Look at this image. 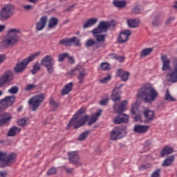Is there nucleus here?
<instances>
[{"label": "nucleus", "mask_w": 177, "mask_h": 177, "mask_svg": "<svg viewBox=\"0 0 177 177\" xmlns=\"http://www.w3.org/2000/svg\"><path fill=\"white\" fill-rule=\"evenodd\" d=\"M138 99H142L145 103L151 104L158 97V93L150 84H146L138 90Z\"/></svg>", "instance_id": "f257e3e1"}, {"label": "nucleus", "mask_w": 177, "mask_h": 177, "mask_svg": "<svg viewBox=\"0 0 177 177\" xmlns=\"http://www.w3.org/2000/svg\"><path fill=\"white\" fill-rule=\"evenodd\" d=\"M161 60L162 62V71H168L166 75V80L168 82H172L173 84L177 82V59L173 64V69H171V61L167 55H162Z\"/></svg>", "instance_id": "f03ea898"}, {"label": "nucleus", "mask_w": 177, "mask_h": 177, "mask_svg": "<svg viewBox=\"0 0 177 177\" xmlns=\"http://www.w3.org/2000/svg\"><path fill=\"white\" fill-rule=\"evenodd\" d=\"M20 30L12 28L8 30L4 39L1 42L2 48L15 46L20 41Z\"/></svg>", "instance_id": "7ed1b4c3"}, {"label": "nucleus", "mask_w": 177, "mask_h": 177, "mask_svg": "<svg viewBox=\"0 0 177 177\" xmlns=\"http://www.w3.org/2000/svg\"><path fill=\"white\" fill-rule=\"evenodd\" d=\"M40 55L41 52L38 51L30 55L29 57L24 59L21 62H17L13 68L15 73H16V74H21V73H24L26 68H27V66H28L31 62H34V60H35V59H37V57Z\"/></svg>", "instance_id": "20e7f679"}, {"label": "nucleus", "mask_w": 177, "mask_h": 177, "mask_svg": "<svg viewBox=\"0 0 177 177\" xmlns=\"http://www.w3.org/2000/svg\"><path fill=\"white\" fill-rule=\"evenodd\" d=\"M88 120H89V115H88L73 116L68 124V128L74 127V129H78L80 127H84Z\"/></svg>", "instance_id": "39448f33"}, {"label": "nucleus", "mask_w": 177, "mask_h": 177, "mask_svg": "<svg viewBox=\"0 0 177 177\" xmlns=\"http://www.w3.org/2000/svg\"><path fill=\"white\" fill-rule=\"evenodd\" d=\"M15 15V6L7 4L0 11V17L1 20H8Z\"/></svg>", "instance_id": "423d86ee"}, {"label": "nucleus", "mask_w": 177, "mask_h": 177, "mask_svg": "<svg viewBox=\"0 0 177 177\" xmlns=\"http://www.w3.org/2000/svg\"><path fill=\"white\" fill-rule=\"evenodd\" d=\"M44 99L45 95L41 93L38 95H35L29 100V106L32 107V111H37V110H38V107L41 106V103L44 102Z\"/></svg>", "instance_id": "0eeeda50"}, {"label": "nucleus", "mask_w": 177, "mask_h": 177, "mask_svg": "<svg viewBox=\"0 0 177 177\" xmlns=\"http://www.w3.org/2000/svg\"><path fill=\"white\" fill-rule=\"evenodd\" d=\"M54 63L55 60L52 56L46 55L41 59V65L47 68V71L49 74H52L53 71H55V68H53Z\"/></svg>", "instance_id": "6e6552de"}, {"label": "nucleus", "mask_w": 177, "mask_h": 177, "mask_svg": "<svg viewBox=\"0 0 177 177\" xmlns=\"http://www.w3.org/2000/svg\"><path fill=\"white\" fill-rule=\"evenodd\" d=\"M111 27V23L106 21H102L98 26L92 30L93 35H97V34H102V32H107V30Z\"/></svg>", "instance_id": "1a4fd4ad"}, {"label": "nucleus", "mask_w": 177, "mask_h": 177, "mask_svg": "<svg viewBox=\"0 0 177 177\" xmlns=\"http://www.w3.org/2000/svg\"><path fill=\"white\" fill-rule=\"evenodd\" d=\"M127 127H124L123 129L121 127H115L111 131L110 134V137L111 140H117L118 139H121V138H124V135H127Z\"/></svg>", "instance_id": "9d476101"}, {"label": "nucleus", "mask_w": 177, "mask_h": 177, "mask_svg": "<svg viewBox=\"0 0 177 177\" xmlns=\"http://www.w3.org/2000/svg\"><path fill=\"white\" fill-rule=\"evenodd\" d=\"M59 45H64V46H81V41L77 37H73L71 39L64 38L59 40Z\"/></svg>", "instance_id": "9b49d317"}, {"label": "nucleus", "mask_w": 177, "mask_h": 177, "mask_svg": "<svg viewBox=\"0 0 177 177\" xmlns=\"http://www.w3.org/2000/svg\"><path fill=\"white\" fill-rule=\"evenodd\" d=\"M15 78V73L11 70L6 71L4 74L0 78V85H6L9 84L11 81H13Z\"/></svg>", "instance_id": "f8f14e48"}, {"label": "nucleus", "mask_w": 177, "mask_h": 177, "mask_svg": "<svg viewBox=\"0 0 177 177\" xmlns=\"http://www.w3.org/2000/svg\"><path fill=\"white\" fill-rule=\"evenodd\" d=\"M68 156V160L73 164V165H75V167H81V165H82V162H81L78 152L70 151Z\"/></svg>", "instance_id": "ddd939ff"}, {"label": "nucleus", "mask_w": 177, "mask_h": 177, "mask_svg": "<svg viewBox=\"0 0 177 177\" xmlns=\"http://www.w3.org/2000/svg\"><path fill=\"white\" fill-rule=\"evenodd\" d=\"M16 158H17L16 153H11L8 155L6 153L4 162H1L0 164V167H1V168H5V167H9L10 164H13V162H16Z\"/></svg>", "instance_id": "4468645a"}, {"label": "nucleus", "mask_w": 177, "mask_h": 177, "mask_svg": "<svg viewBox=\"0 0 177 177\" xmlns=\"http://www.w3.org/2000/svg\"><path fill=\"white\" fill-rule=\"evenodd\" d=\"M113 122L118 124H127L129 122V116L124 113H119L118 115L114 118Z\"/></svg>", "instance_id": "2eb2a0df"}, {"label": "nucleus", "mask_w": 177, "mask_h": 177, "mask_svg": "<svg viewBox=\"0 0 177 177\" xmlns=\"http://www.w3.org/2000/svg\"><path fill=\"white\" fill-rule=\"evenodd\" d=\"M122 86V84L117 85L112 91L111 99L113 102H118L121 100V91H120V89H121Z\"/></svg>", "instance_id": "dca6fc26"}, {"label": "nucleus", "mask_w": 177, "mask_h": 177, "mask_svg": "<svg viewBox=\"0 0 177 177\" xmlns=\"http://www.w3.org/2000/svg\"><path fill=\"white\" fill-rule=\"evenodd\" d=\"M15 102H16V96L11 95L5 97L0 101V103H1V104H3L5 107H10L13 106Z\"/></svg>", "instance_id": "f3484780"}, {"label": "nucleus", "mask_w": 177, "mask_h": 177, "mask_svg": "<svg viewBox=\"0 0 177 177\" xmlns=\"http://www.w3.org/2000/svg\"><path fill=\"white\" fill-rule=\"evenodd\" d=\"M77 73H79L77 75L79 84H84V80H85V76L87 75L86 72L85 71V70L80 71L78 67L71 71L72 74H77Z\"/></svg>", "instance_id": "a211bd4d"}, {"label": "nucleus", "mask_w": 177, "mask_h": 177, "mask_svg": "<svg viewBox=\"0 0 177 177\" xmlns=\"http://www.w3.org/2000/svg\"><path fill=\"white\" fill-rule=\"evenodd\" d=\"M132 35V32L129 30H126L120 33L119 37L118 38V41L120 44H124L128 41L129 37Z\"/></svg>", "instance_id": "6ab92c4d"}, {"label": "nucleus", "mask_w": 177, "mask_h": 177, "mask_svg": "<svg viewBox=\"0 0 177 177\" xmlns=\"http://www.w3.org/2000/svg\"><path fill=\"white\" fill-rule=\"evenodd\" d=\"M48 23V16H43L40 18L39 21L36 23L37 31H42L46 26Z\"/></svg>", "instance_id": "aec40b11"}, {"label": "nucleus", "mask_w": 177, "mask_h": 177, "mask_svg": "<svg viewBox=\"0 0 177 177\" xmlns=\"http://www.w3.org/2000/svg\"><path fill=\"white\" fill-rule=\"evenodd\" d=\"M10 120H12V115L10 113H3L0 119V127H3V125H6V124H9Z\"/></svg>", "instance_id": "412c9836"}, {"label": "nucleus", "mask_w": 177, "mask_h": 177, "mask_svg": "<svg viewBox=\"0 0 177 177\" xmlns=\"http://www.w3.org/2000/svg\"><path fill=\"white\" fill-rule=\"evenodd\" d=\"M143 114L145 118L146 119V122H150V121H153L155 118L154 111L149 110V109H145L143 111Z\"/></svg>", "instance_id": "4be33fe9"}, {"label": "nucleus", "mask_w": 177, "mask_h": 177, "mask_svg": "<svg viewBox=\"0 0 177 177\" xmlns=\"http://www.w3.org/2000/svg\"><path fill=\"white\" fill-rule=\"evenodd\" d=\"M127 104H128V101L125 100L121 102L120 105L118 107L117 106V104H115L113 106V109L115 111L118 113V114H122V113L125 111V106H127Z\"/></svg>", "instance_id": "5701e85b"}, {"label": "nucleus", "mask_w": 177, "mask_h": 177, "mask_svg": "<svg viewBox=\"0 0 177 177\" xmlns=\"http://www.w3.org/2000/svg\"><path fill=\"white\" fill-rule=\"evenodd\" d=\"M149 126H142L140 124H136L134 126L133 131L136 133H145L149 131Z\"/></svg>", "instance_id": "b1692460"}, {"label": "nucleus", "mask_w": 177, "mask_h": 177, "mask_svg": "<svg viewBox=\"0 0 177 177\" xmlns=\"http://www.w3.org/2000/svg\"><path fill=\"white\" fill-rule=\"evenodd\" d=\"M57 24H59V19L56 17H51L48 21V28L50 30L56 28Z\"/></svg>", "instance_id": "393cba45"}, {"label": "nucleus", "mask_w": 177, "mask_h": 177, "mask_svg": "<svg viewBox=\"0 0 177 177\" xmlns=\"http://www.w3.org/2000/svg\"><path fill=\"white\" fill-rule=\"evenodd\" d=\"M172 153H174V148L167 145L162 149L160 156L165 157V156H168V154H171Z\"/></svg>", "instance_id": "a878e982"}, {"label": "nucleus", "mask_w": 177, "mask_h": 177, "mask_svg": "<svg viewBox=\"0 0 177 177\" xmlns=\"http://www.w3.org/2000/svg\"><path fill=\"white\" fill-rule=\"evenodd\" d=\"M73 82H70L64 86L63 89L62 90V95L64 96V95H68L73 91Z\"/></svg>", "instance_id": "bb28decb"}, {"label": "nucleus", "mask_w": 177, "mask_h": 177, "mask_svg": "<svg viewBox=\"0 0 177 177\" xmlns=\"http://www.w3.org/2000/svg\"><path fill=\"white\" fill-rule=\"evenodd\" d=\"M73 82H70L64 86L63 89L62 90V95L64 96V95H68L73 91Z\"/></svg>", "instance_id": "cd10ccee"}, {"label": "nucleus", "mask_w": 177, "mask_h": 177, "mask_svg": "<svg viewBox=\"0 0 177 177\" xmlns=\"http://www.w3.org/2000/svg\"><path fill=\"white\" fill-rule=\"evenodd\" d=\"M101 114H102V112L100 111L96 112L95 113L93 114L91 118L90 119L88 118V125L91 126L95 124V122L97 121L99 117H100Z\"/></svg>", "instance_id": "c85d7f7f"}, {"label": "nucleus", "mask_w": 177, "mask_h": 177, "mask_svg": "<svg viewBox=\"0 0 177 177\" xmlns=\"http://www.w3.org/2000/svg\"><path fill=\"white\" fill-rule=\"evenodd\" d=\"M118 77H121V80L123 81H128V79L129 78V72H124L122 69H118Z\"/></svg>", "instance_id": "c756f323"}, {"label": "nucleus", "mask_w": 177, "mask_h": 177, "mask_svg": "<svg viewBox=\"0 0 177 177\" xmlns=\"http://www.w3.org/2000/svg\"><path fill=\"white\" fill-rule=\"evenodd\" d=\"M20 131H21V129L20 127H17L16 126H14L11 127L8 133V136H16L17 133H20Z\"/></svg>", "instance_id": "7c9ffc66"}, {"label": "nucleus", "mask_w": 177, "mask_h": 177, "mask_svg": "<svg viewBox=\"0 0 177 177\" xmlns=\"http://www.w3.org/2000/svg\"><path fill=\"white\" fill-rule=\"evenodd\" d=\"M113 5L115 6V8H118V9H122V8H125V6H127V1L113 0Z\"/></svg>", "instance_id": "2f4dec72"}, {"label": "nucleus", "mask_w": 177, "mask_h": 177, "mask_svg": "<svg viewBox=\"0 0 177 177\" xmlns=\"http://www.w3.org/2000/svg\"><path fill=\"white\" fill-rule=\"evenodd\" d=\"M97 23V18H91L87 20L83 25V28H88V27H92V26H95V24Z\"/></svg>", "instance_id": "473e14b6"}, {"label": "nucleus", "mask_w": 177, "mask_h": 177, "mask_svg": "<svg viewBox=\"0 0 177 177\" xmlns=\"http://www.w3.org/2000/svg\"><path fill=\"white\" fill-rule=\"evenodd\" d=\"M174 161H175V156L172 155L163 161L162 166L169 167V165H172V162H174Z\"/></svg>", "instance_id": "72a5a7b5"}, {"label": "nucleus", "mask_w": 177, "mask_h": 177, "mask_svg": "<svg viewBox=\"0 0 177 177\" xmlns=\"http://www.w3.org/2000/svg\"><path fill=\"white\" fill-rule=\"evenodd\" d=\"M127 25L130 28H136L139 27V21L136 19H128Z\"/></svg>", "instance_id": "f704fd0d"}, {"label": "nucleus", "mask_w": 177, "mask_h": 177, "mask_svg": "<svg viewBox=\"0 0 177 177\" xmlns=\"http://www.w3.org/2000/svg\"><path fill=\"white\" fill-rule=\"evenodd\" d=\"M152 52V48H145L142 50L140 53V57H146V56H149V55H150V53H151Z\"/></svg>", "instance_id": "c9c22d12"}, {"label": "nucleus", "mask_w": 177, "mask_h": 177, "mask_svg": "<svg viewBox=\"0 0 177 177\" xmlns=\"http://www.w3.org/2000/svg\"><path fill=\"white\" fill-rule=\"evenodd\" d=\"M89 133H91V131L89 130L84 131L80 135L78 138V140H80V142H82V140H85V139H86V138H88V136H89Z\"/></svg>", "instance_id": "e433bc0d"}, {"label": "nucleus", "mask_w": 177, "mask_h": 177, "mask_svg": "<svg viewBox=\"0 0 177 177\" xmlns=\"http://www.w3.org/2000/svg\"><path fill=\"white\" fill-rule=\"evenodd\" d=\"M41 71V66H39V64L38 62H36L35 64L33 65L32 69L30 71V73L32 74L35 75L38 73V71Z\"/></svg>", "instance_id": "4c0bfd02"}, {"label": "nucleus", "mask_w": 177, "mask_h": 177, "mask_svg": "<svg viewBox=\"0 0 177 177\" xmlns=\"http://www.w3.org/2000/svg\"><path fill=\"white\" fill-rule=\"evenodd\" d=\"M140 104V102L139 101H136L131 107V113L133 114V115H135L136 114V110H138V106Z\"/></svg>", "instance_id": "58836bf2"}, {"label": "nucleus", "mask_w": 177, "mask_h": 177, "mask_svg": "<svg viewBox=\"0 0 177 177\" xmlns=\"http://www.w3.org/2000/svg\"><path fill=\"white\" fill-rule=\"evenodd\" d=\"M165 100H167L168 102H175V98L174 97L171 96V94H169V90L167 89L166 94L165 95Z\"/></svg>", "instance_id": "ea45409f"}, {"label": "nucleus", "mask_w": 177, "mask_h": 177, "mask_svg": "<svg viewBox=\"0 0 177 177\" xmlns=\"http://www.w3.org/2000/svg\"><path fill=\"white\" fill-rule=\"evenodd\" d=\"M95 39L97 42H104L106 41V35H95Z\"/></svg>", "instance_id": "a19ab883"}, {"label": "nucleus", "mask_w": 177, "mask_h": 177, "mask_svg": "<svg viewBox=\"0 0 177 177\" xmlns=\"http://www.w3.org/2000/svg\"><path fill=\"white\" fill-rule=\"evenodd\" d=\"M100 68L102 71H107L110 70V64L107 62H102L100 64Z\"/></svg>", "instance_id": "79ce46f5"}, {"label": "nucleus", "mask_w": 177, "mask_h": 177, "mask_svg": "<svg viewBox=\"0 0 177 177\" xmlns=\"http://www.w3.org/2000/svg\"><path fill=\"white\" fill-rule=\"evenodd\" d=\"M97 42L92 39H89L86 42V48H92V46L96 45Z\"/></svg>", "instance_id": "37998d69"}, {"label": "nucleus", "mask_w": 177, "mask_h": 177, "mask_svg": "<svg viewBox=\"0 0 177 177\" xmlns=\"http://www.w3.org/2000/svg\"><path fill=\"white\" fill-rule=\"evenodd\" d=\"M56 174H57V168L52 167L47 171L46 175L47 176H50V175H55Z\"/></svg>", "instance_id": "c03bdc74"}, {"label": "nucleus", "mask_w": 177, "mask_h": 177, "mask_svg": "<svg viewBox=\"0 0 177 177\" xmlns=\"http://www.w3.org/2000/svg\"><path fill=\"white\" fill-rule=\"evenodd\" d=\"M49 104L54 109H57V107H59V103H57L56 101H55V100L53 98L50 99Z\"/></svg>", "instance_id": "a18cd8bd"}, {"label": "nucleus", "mask_w": 177, "mask_h": 177, "mask_svg": "<svg viewBox=\"0 0 177 177\" xmlns=\"http://www.w3.org/2000/svg\"><path fill=\"white\" fill-rule=\"evenodd\" d=\"M153 26H157L161 24V19H160V15L155 17V19L152 22Z\"/></svg>", "instance_id": "49530a36"}, {"label": "nucleus", "mask_w": 177, "mask_h": 177, "mask_svg": "<svg viewBox=\"0 0 177 177\" xmlns=\"http://www.w3.org/2000/svg\"><path fill=\"white\" fill-rule=\"evenodd\" d=\"M86 113V109L81 108L74 115L73 117H78V115H84Z\"/></svg>", "instance_id": "de8ad7c7"}, {"label": "nucleus", "mask_w": 177, "mask_h": 177, "mask_svg": "<svg viewBox=\"0 0 177 177\" xmlns=\"http://www.w3.org/2000/svg\"><path fill=\"white\" fill-rule=\"evenodd\" d=\"M161 169H157L151 175V177H160Z\"/></svg>", "instance_id": "09e8293b"}, {"label": "nucleus", "mask_w": 177, "mask_h": 177, "mask_svg": "<svg viewBox=\"0 0 177 177\" xmlns=\"http://www.w3.org/2000/svg\"><path fill=\"white\" fill-rule=\"evenodd\" d=\"M66 57H68V53H65L59 54L58 57V60L59 62H64Z\"/></svg>", "instance_id": "8fccbe9b"}, {"label": "nucleus", "mask_w": 177, "mask_h": 177, "mask_svg": "<svg viewBox=\"0 0 177 177\" xmlns=\"http://www.w3.org/2000/svg\"><path fill=\"white\" fill-rule=\"evenodd\" d=\"M131 12L133 15H139L140 12H142V8L139 6H136L131 10Z\"/></svg>", "instance_id": "3c124183"}, {"label": "nucleus", "mask_w": 177, "mask_h": 177, "mask_svg": "<svg viewBox=\"0 0 177 177\" xmlns=\"http://www.w3.org/2000/svg\"><path fill=\"white\" fill-rule=\"evenodd\" d=\"M17 92H19V87L17 86H12L8 90V93H12V95H16Z\"/></svg>", "instance_id": "603ef678"}, {"label": "nucleus", "mask_w": 177, "mask_h": 177, "mask_svg": "<svg viewBox=\"0 0 177 177\" xmlns=\"http://www.w3.org/2000/svg\"><path fill=\"white\" fill-rule=\"evenodd\" d=\"M153 165L150 163H148L147 165H143L141 167H139L140 171H145V169H149V168H151Z\"/></svg>", "instance_id": "864d4df0"}, {"label": "nucleus", "mask_w": 177, "mask_h": 177, "mask_svg": "<svg viewBox=\"0 0 177 177\" xmlns=\"http://www.w3.org/2000/svg\"><path fill=\"white\" fill-rule=\"evenodd\" d=\"M110 80H111V75H108L103 79L100 80V82H101V84H106V82H109V81H110Z\"/></svg>", "instance_id": "5fc2aeb1"}, {"label": "nucleus", "mask_w": 177, "mask_h": 177, "mask_svg": "<svg viewBox=\"0 0 177 177\" xmlns=\"http://www.w3.org/2000/svg\"><path fill=\"white\" fill-rule=\"evenodd\" d=\"M17 122L19 127H26V124H27V120H26V118H22L20 120H18Z\"/></svg>", "instance_id": "6e6d98bb"}, {"label": "nucleus", "mask_w": 177, "mask_h": 177, "mask_svg": "<svg viewBox=\"0 0 177 177\" xmlns=\"http://www.w3.org/2000/svg\"><path fill=\"white\" fill-rule=\"evenodd\" d=\"M35 88H37V85L35 84H28L26 86L25 91H32Z\"/></svg>", "instance_id": "4d7b16f0"}, {"label": "nucleus", "mask_w": 177, "mask_h": 177, "mask_svg": "<svg viewBox=\"0 0 177 177\" xmlns=\"http://www.w3.org/2000/svg\"><path fill=\"white\" fill-rule=\"evenodd\" d=\"M5 157H6V153L0 151V161H3V162H4Z\"/></svg>", "instance_id": "13d9d810"}, {"label": "nucleus", "mask_w": 177, "mask_h": 177, "mask_svg": "<svg viewBox=\"0 0 177 177\" xmlns=\"http://www.w3.org/2000/svg\"><path fill=\"white\" fill-rule=\"evenodd\" d=\"M175 20V17H171L169 19H167L165 24L166 26H168V24H171V23H172V21H174Z\"/></svg>", "instance_id": "bf43d9fd"}, {"label": "nucleus", "mask_w": 177, "mask_h": 177, "mask_svg": "<svg viewBox=\"0 0 177 177\" xmlns=\"http://www.w3.org/2000/svg\"><path fill=\"white\" fill-rule=\"evenodd\" d=\"M64 171H66V174H73L74 169L73 168H67L66 167H64Z\"/></svg>", "instance_id": "052dcab7"}, {"label": "nucleus", "mask_w": 177, "mask_h": 177, "mask_svg": "<svg viewBox=\"0 0 177 177\" xmlns=\"http://www.w3.org/2000/svg\"><path fill=\"white\" fill-rule=\"evenodd\" d=\"M23 8L24 10H31L32 9V6L31 5H24Z\"/></svg>", "instance_id": "680f3d73"}, {"label": "nucleus", "mask_w": 177, "mask_h": 177, "mask_svg": "<svg viewBox=\"0 0 177 177\" xmlns=\"http://www.w3.org/2000/svg\"><path fill=\"white\" fill-rule=\"evenodd\" d=\"M6 59V55H0V64H2L3 62Z\"/></svg>", "instance_id": "e2e57ef3"}, {"label": "nucleus", "mask_w": 177, "mask_h": 177, "mask_svg": "<svg viewBox=\"0 0 177 177\" xmlns=\"http://www.w3.org/2000/svg\"><path fill=\"white\" fill-rule=\"evenodd\" d=\"M107 102H109V98H106L104 100H102L100 101L101 106H106L107 104Z\"/></svg>", "instance_id": "0e129e2a"}, {"label": "nucleus", "mask_w": 177, "mask_h": 177, "mask_svg": "<svg viewBox=\"0 0 177 177\" xmlns=\"http://www.w3.org/2000/svg\"><path fill=\"white\" fill-rule=\"evenodd\" d=\"M74 8H75V4L70 6L68 8L65 10V12H71L73 9H74Z\"/></svg>", "instance_id": "69168bd1"}, {"label": "nucleus", "mask_w": 177, "mask_h": 177, "mask_svg": "<svg viewBox=\"0 0 177 177\" xmlns=\"http://www.w3.org/2000/svg\"><path fill=\"white\" fill-rule=\"evenodd\" d=\"M117 56L118 55L115 53L109 54V57H111V59H113V60H117Z\"/></svg>", "instance_id": "338daca9"}, {"label": "nucleus", "mask_w": 177, "mask_h": 177, "mask_svg": "<svg viewBox=\"0 0 177 177\" xmlns=\"http://www.w3.org/2000/svg\"><path fill=\"white\" fill-rule=\"evenodd\" d=\"M151 143H152V141L151 140H147L145 143V147H149V146H150Z\"/></svg>", "instance_id": "774afa93"}]
</instances>
